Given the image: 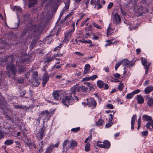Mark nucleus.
Returning <instances> with one entry per match:
<instances>
[{
  "mask_svg": "<svg viewBox=\"0 0 153 153\" xmlns=\"http://www.w3.org/2000/svg\"><path fill=\"white\" fill-rule=\"evenodd\" d=\"M75 91H72L69 94L62 98V102L65 105L68 106V104L70 103H72L74 100H78V98L75 96Z\"/></svg>",
  "mask_w": 153,
  "mask_h": 153,
  "instance_id": "obj_1",
  "label": "nucleus"
},
{
  "mask_svg": "<svg viewBox=\"0 0 153 153\" xmlns=\"http://www.w3.org/2000/svg\"><path fill=\"white\" fill-rule=\"evenodd\" d=\"M64 92L61 90L55 91L53 93V95L55 100H59L62 99L64 96Z\"/></svg>",
  "mask_w": 153,
  "mask_h": 153,
  "instance_id": "obj_2",
  "label": "nucleus"
},
{
  "mask_svg": "<svg viewBox=\"0 0 153 153\" xmlns=\"http://www.w3.org/2000/svg\"><path fill=\"white\" fill-rule=\"evenodd\" d=\"M121 64L123 66H125V67L124 68V69H125L126 67H131L135 64V62L131 61H129L127 59H124L121 62Z\"/></svg>",
  "mask_w": 153,
  "mask_h": 153,
  "instance_id": "obj_3",
  "label": "nucleus"
},
{
  "mask_svg": "<svg viewBox=\"0 0 153 153\" xmlns=\"http://www.w3.org/2000/svg\"><path fill=\"white\" fill-rule=\"evenodd\" d=\"M87 102V104L92 108H95L97 105V103L95 100L92 98H87L86 99Z\"/></svg>",
  "mask_w": 153,
  "mask_h": 153,
  "instance_id": "obj_4",
  "label": "nucleus"
},
{
  "mask_svg": "<svg viewBox=\"0 0 153 153\" xmlns=\"http://www.w3.org/2000/svg\"><path fill=\"white\" fill-rule=\"evenodd\" d=\"M41 117H44L45 120L48 119L50 117V113L48 110H45L42 112L39 115Z\"/></svg>",
  "mask_w": 153,
  "mask_h": 153,
  "instance_id": "obj_5",
  "label": "nucleus"
},
{
  "mask_svg": "<svg viewBox=\"0 0 153 153\" xmlns=\"http://www.w3.org/2000/svg\"><path fill=\"white\" fill-rule=\"evenodd\" d=\"M49 79V76L48 74L47 73H45L42 77V84L43 86L44 87L45 85L48 82Z\"/></svg>",
  "mask_w": 153,
  "mask_h": 153,
  "instance_id": "obj_6",
  "label": "nucleus"
},
{
  "mask_svg": "<svg viewBox=\"0 0 153 153\" xmlns=\"http://www.w3.org/2000/svg\"><path fill=\"white\" fill-rule=\"evenodd\" d=\"M7 68L8 71H11L14 74H15L16 73V70L14 66L12 65H10L7 66Z\"/></svg>",
  "mask_w": 153,
  "mask_h": 153,
  "instance_id": "obj_7",
  "label": "nucleus"
},
{
  "mask_svg": "<svg viewBox=\"0 0 153 153\" xmlns=\"http://www.w3.org/2000/svg\"><path fill=\"white\" fill-rule=\"evenodd\" d=\"M113 20L114 21L116 22L117 24L120 22L121 20L120 17L119 15L117 13H115L114 15Z\"/></svg>",
  "mask_w": 153,
  "mask_h": 153,
  "instance_id": "obj_8",
  "label": "nucleus"
},
{
  "mask_svg": "<svg viewBox=\"0 0 153 153\" xmlns=\"http://www.w3.org/2000/svg\"><path fill=\"white\" fill-rule=\"evenodd\" d=\"M137 99L139 104H142L144 102V98L141 95H137Z\"/></svg>",
  "mask_w": 153,
  "mask_h": 153,
  "instance_id": "obj_9",
  "label": "nucleus"
},
{
  "mask_svg": "<svg viewBox=\"0 0 153 153\" xmlns=\"http://www.w3.org/2000/svg\"><path fill=\"white\" fill-rule=\"evenodd\" d=\"M141 60L142 64L145 67H146V66L149 67L150 63H149L148 64L147 60L145 58L141 57Z\"/></svg>",
  "mask_w": 153,
  "mask_h": 153,
  "instance_id": "obj_10",
  "label": "nucleus"
},
{
  "mask_svg": "<svg viewBox=\"0 0 153 153\" xmlns=\"http://www.w3.org/2000/svg\"><path fill=\"white\" fill-rule=\"evenodd\" d=\"M113 40V39L109 40H107L105 41V42H107V43H106L105 45V47H107V46H110L111 45H113L114 44H115L117 42H118V41H116L114 42H112V41Z\"/></svg>",
  "mask_w": 153,
  "mask_h": 153,
  "instance_id": "obj_11",
  "label": "nucleus"
},
{
  "mask_svg": "<svg viewBox=\"0 0 153 153\" xmlns=\"http://www.w3.org/2000/svg\"><path fill=\"white\" fill-rule=\"evenodd\" d=\"M153 90V86L150 85L147 87L144 90V92L146 94H149Z\"/></svg>",
  "mask_w": 153,
  "mask_h": 153,
  "instance_id": "obj_12",
  "label": "nucleus"
},
{
  "mask_svg": "<svg viewBox=\"0 0 153 153\" xmlns=\"http://www.w3.org/2000/svg\"><path fill=\"white\" fill-rule=\"evenodd\" d=\"M87 89L88 88H86L85 86H83L80 87H76L75 88V91H79L81 90L82 91L85 92L86 91Z\"/></svg>",
  "mask_w": 153,
  "mask_h": 153,
  "instance_id": "obj_13",
  "label": "nucleus"
},
{
  "mask_svg": "<svg viewBox=\"0 0 153 153\" xmlns=\"http://www.w3.org/2000/svg\"><path fill=\"white\" fill-rule=\"evenodd\" d=\"M54 148V146L51 145L48 146L47 149L44 153H51Z\"/></svg>",
  "mask_w": 153,
  "mask_h": 153,
  "instance_id": "obj_14",
  "label": "nucleus"
},
{
  "mask_svg": "<svg viewBox=\"0 0 153 153\" xmlns=\"http://www.w3.org/2000/svg\"><path fill=\"white\" fill-rule=\"evenodd\" d=\"M143 119L145 121H150V122H152V117L148 115H144L143 116Z\"/></svg>",
  "mask_w": 153,
  "mask_h": 153,
  "instance_id": "obj_15",
  "label": "nucleus"
},
{
  "mask_svg": "<svg viewBox=\"0 0 153 153\" xmlns=\"http://www.w3.org/2000/svg\"><path fill=\"white\" fill-rule=\"evenodd\" d=\"M104 146L103 148L106 149H108L110 146V142L106 140H105L103 142Z\"/></svg>",
  "mask_w": 153,
  "mask_h": 153,
  "instance_id": "obj_16",
  "label": "nucleus"
},
{
  "mask_svg": "<svg viewBox=\"0 0 153 153\" xmlns=\"http://www.w3.org/2000/svg\"><path fill=\"white\" fill-rule=\"evenodd\" d=\"M61 0H48L49 1L47 2V4H56L57 3L59 2ZM47 0H45V1H47Z\"/></svg>",
  "mask_w": 153,
  "mask_h": 153,
  "instance_id": "obj_17",
  "label": "nucleus"
},
{
  "mask_svg": "<svg viewBox=\"0 0 153 153\" xmlns=\"http://www.w3.org/2000/svg\"><path fill=\"white\" fill-rule=\"evenodd\" d=\"M71 36V32H68L65 34V40L66 41H68L70 40Z\"/></svg>",
  "mask_w": 153,
  "mask_h": 153,
  "instance_id": "obj_18",
  "label": "nucleus"
},
{
  "mask_svg": "<svg viewBox=\"0 0 153 153\" xmlns=\"http://www.w3.org/2000/svg\"><path fill=\"white\" fill-rule=\"evenodd\" d=\"M97 84L98 87L100 88H102L104 85L103 82L100 80H99L97 82Z\"/></svg>",
  "mask_w": 153,
  "mask_h": 153,
  "instance_id": "obj_19",
  "label": "nucleus"
},
{
  "mask_svg": "<svg viewBox=\"0 0 153 153\" xmlns=\"http://www.w3.org/2000/svg\"><path fill=\"white\" fill-rule=\"evenodd\" d=\"M77 145V143L76 141L72 140L70 142L69 147H75Z\"/></svg>",
  "mask_w": 153,
  "mask_h": 153,
  "instance_id": "obj_20",
  "label": "nucleus"
},
{
  "mask_svg": "<svg viewBox=\"0 0 153 153\" xmlns=\"http://www.w3.org/2000/svg\"><path fill=\"white\" fill-rule=\"evenodd\" d=\"M13 141L12 140H6L4 143L5 144L7 145H10L13 144Z\"/></svg>",
  "mask_w": 153,
  "mask_h": 153,
  "instance_id": "obj_21",
  "label": "nucleus"
},
{
  "mask_svg": "<svg viewBox=\"0 0 153 153\" xmlns=\"http://www.w3.org/2000/svg\"><path fill=\"white\" fill-rule=\"evenodd\" d=\"M147 104L150 107H151L153 105V99L151 98H149L147 102Z\"/></svg>",
  "mask_w": 153,
  "mask_h": 153,
  "instance_id": "obj_22",
  "label": "nucleus"
},
{
  "mask_svg": "<svg viewBox=\"0 0 153 153\" xmlns=\"http://www.w3.org/2000/svg\"><path fill=\"white\" fill-rule=\"evenodd\" d=\"M30 2V3L29 5V7L32 6L34 4H35L36 3L37 0H29Z\"/></svg>",
  "mask_w": 153,
  "mask_h": 153,
  "instance_id": "obj_23",
  "label": "nucleus"
},
{
  "mask_svg": "<svg viewBox=\"0 0 153 153\" xmlns=\"http://www.w3.org/2000/svg\"><path fill=\"white\" fill-rule=\"evenodd\" d=\"M113 30L111 28L109 27L107 29V34L108 36L110 35L111 33L113 32Z\"/></svg>",
  "mask_w": 153,
  "mask_h": 153,
  "instance_id": "obj_24",
  "label": "nucleus"
},
{
  "mask_svg": "<svg viewBox=\"0 0 153 153\" xmlns=\"http://www.w3.org/2000/svg\"><path fill=\"white\" fill-rule=\"evenodd\" d=\"M153 121H152V122H148L146 125V128L149 129H151V128L150 126H151L153 129Z\"/></svg>",
  "mask_w": 153,
  "mask_h": 153,
  "instance_id": "obj_25",
  "label": "nucleus"
},
{
  "mask_svg": "<svg viewBox=\"0 0 153 153\" xmlns=\"http://www.w3.org/2000/svg\"><path fill=\"white\" fill-rule=\"evenodd\" d=\"M138 9L139 10H142L143 12L144 13L148 12V9L146 8H143V7H140Z\"/></svg>",
  "mask_w": 153,
  "mask_h": 153,
  "instance_id": "obj_26",
  "label": "nucleus"
},
{
  "mask_svg": "<svg viewBox=\"0 0 153 153\" xmlns=\"http://www.w3.org/2000/svg\"><path fill=\"white\" fill-rule=\"evenodd\" d=\"M55 56H53L52 57H48L46 59L45 61L46 62H49L51 61H52L54 58H55Z\"/></svg>",
  "mask_w": 153,
  "mask_h": 153,
  "instance_id": "obj_27",
  "label": "nucleus"
},
{
  "mask_svg": "<svg viewBox=\"0 0 153 153\" xmlns=\"http://www.w3.org/2000/svg\"><path fill=\"white\" fill-rule=\"evenodd\" d=\"M43 142V141H42L41 142V144L39 145L40 146V149H39L38 153H41L43 151L42 148L44 146Z\"/></svg>",
  "mask_w": 153,
  "mask_h": 153,
  "instance_id": "obj_28",
  "label": "nucleus"
},
{
  "mask_svg": "<svg viewBox=\"0 0 153 153\" xmlns=\"http://www.w3.org/2000/svg\"><path fill=\"white\" fill-rule=\"evenodd\" d=\"M104 123L103 121L101 119H99V120L96 122V124L98 126H101L104 124Z\"/></svg>",
  "mask_w": 153,
  "mask_h": 153,
  "instance_id": "obj_29",
  "label": "nucleus"
},
{
  "mask_svg": "<svg viewBox=\"0 0 153 153\" xmlns=\"http://www.w3.org/2000/svg\"><path fill=\"white\" fill-rule=\"evenodd\" d=\"M69 142V140L68 139H66L62 143L63 149H64L68 142Z\"/></svg>",
  "mask_w": 153,
  "mask_h": 153,
  "instance_id": "obj_30",
  "label": "nucleus"
},
{
  "mask_svg": "<svg viewBox=\"0 0 153 153\" xmlns=\"http://www.w3.org/2000/svg\"><path fill=\"white\" fill-rule=\"evenodd\" d=\"M124 86L123 83H120L118 86V88L119 91H121L124 88Z\"/></svg>",
  "mask_w": 153,
  "mask_h": 153,
  "instance_id": "obj_31",
  "label": "nucleus"
},
{
  "mask_svg": "<svg viewBox=\"0 0 153 153\" xmlns=\"http://www.w3.org/2000/svg\"><path fill=\"white\" fill-rule=\"evenodd\" d=\"M90 150V145L89 143H87L85 145V150L86 152H88Z\"/></svg>",
  "mask_w": 153,
  "mask_h": 153,
  "instance_id": "obj_32",
  "label": "nucleus"
},
{
  "mask_svg": "<svg viewBox=\"0 0 153 153\" xmlns=\"http://www.w3.org/2000/svg\"><path fill=\"white\" fill-rule=\"evenodd\" d=\"M137 116L136 114H134L133 116L131 119V124H134L135 123V121L136 119Z\"/></svg>",
  "mask_w": 153,
  "mask_h": 153,
  "instance_id": "obj_33",
  "label": "nucleus"
},
{
  "mask_svg": "<svg viewBox=\"0 0 153 153\" xmlns=\"http://www.w3.org/2000/svg\"><path fill=\"white\" fill-rule=\"evenodd\" d=\"M65 6L63 8V10L64 11H66L67 10L69 7V2H68L66 3H65Z\"/></svg>",
  "mask_w": 153,
  "mask_h": 153,
  "instance_id": "obj_34",
  "label": "nucleus"
},
{
  "mask_svg": "<svg viewBox=\"0 0 153 153\" xmlns=\"http://www.w3.org/2000/svg\"><path fill=\"white\" fill-rule=\"evenodd\" d=\"M134 96V95L132 93V92L128 94L126 96V97L127 99H130L131 98Z\"/></svg>",
  "mask_w": 153,
  "mask_h": 153,
  "instance_id": "obj_35",
  "label": "nucleus"
},
{
  "mask_svg": "<svg viewBox=\"0 0 153 153\" xmlns=\"http://www.w3.org/2000/svg\"><path fill=\"white\" fill-rule=\"evenodd\" d=\"M97 145L98 146H99L101 148H103L104 144L103 143H102L100 141H98L97 142Z\"/></svg>",
  "mask_w": 153,
  "mask_h": 153,
  "instance_id": "obj_36",
  "label": "nucleus"
},
{
  "mask_svg": "<svg viewBox=\"0 0 153 153\" xmlns=\"http://www.w3.org/2000/svg\"><path fill=\"white\" fill-rule=\"evenodd\" d=\"M98 77V76L97 75H93L89 77L90 80H91L92 81L94 80L96 78H97Z\"/></svg>",
  "mask_w": 153,
  "mask_h": 153,
  "instance_id": "obj_37",
  "label": "nucleus"
},
{
  "mask_svg": "<svg viewBox=\"0 0 153 153\" xmlns=\"http://www.w3.org/2000/svg\"><path fill=\"white\" fill-rule=\"evenodd\" d=\"M80 130V128L78 127L75 128H73L71 129V131H72L74 132H76L77 131H79Z\"/></svg>",
  "mask_w": 153,
  "mask_h": 153,
  "instance_id": "obj_38",
  "label": "nucleus"
},
{
  "mask_svg": "<svg viewBox=\"0 0 153 153\" xmlns=\"http://www.w3.org/2000/svg\"><path fill=\"white\" fill-rule=\"evenodd\" d=\"M139 25L137 24L136 25V26H135L133 27L132 25H131L129 27V29L130 30H132L133 29L135 30V29L138 26V25Z\"/></svg>",
  "mask_w": 153,
  "mask_h": 153,
  "instance_id": "obj_39",
  "label": "nucleus"
},
{
  "mask_svg": "<svg viewBox=\"0 0 153 153\" xmlns=\"http://www.w3.org/2000/svg\"><path fill=\"white\" fill-rule=\"evenodd\" d=\"M148 131H143L141 132V135L142 137L147 136L148 134Z\"/></svg>",
  "mask_w": 153,
  "mask_h": 153,
  "instance_id": "obj_40",
  "label": "nucleus"
},
{
  "mask_svg": "<svg viewBox=\"0 0 153 153\" xmlns=\"http://www.w3.org/2000/svg\"><path fill=\"white\" fill-rule=\"evenodd\" d=\"M100 0H97V8L98 9H100L102 7V5L100 3H99V2L100 1Z\"/></svg>",
  "mask_w": 153,
  "mask_h": 153,
  "instance_id": "obj_41",
  "label": "nucleus"
},
{
  "mask_svg": "<svg viewBox=\"0 0 153 153\" xmlns=\"http://www.w3.org/2000/svg\"><path fill=\"white\" fill-rule=\"evenodd\" d=\"M90 80L89 77H86L84 78H83L82 81V82H83L84 83L86 81H88Z\"/></svg>",
  "mask_w": 153,
  "mask_h": 153,
  "instance_id": "obj_42",
  "label": "nucleus"
},
{
  "mask_svg": "<svg viewBox=\"0 0 153 153\" xmlns=\"http://www.w3.org/2000/svg\"><path fill=\"white\" fill-rule=\"evenodd\" d=\"M89 18H87L83 22H82L81 25V27H83L85 24V23L88 20H89Z\"/></svg>",
  "mask_w": 153,
  "mask_h": 153,
  "instance_id": "obj_43",
  "label": "nucleus"
},
{
  "mask_svg": "<svg viewBox=\"0 0 153 153\" xmlns=\"http://www.w3.org/2000/svg\"><path fill=\"white\" fill-rule=\"evenodd\" d=\"M45 134V132L44 131H42L39 132V137L40 138H42L43 136Z\"/></svg>",
  "mask_w": 153,
  "mask_h": 153,
  "instance_id": "obj_44",
  "label": "nucleus"
},
{
  "mask_svg": "<svg viewBox=\"0 0 153 153\" xmlns=\"http://www.w3.org/2000/svg\"><path fill=\"white\" fill-rule=\"evenodd\" d=\"M93 25L94 27L97 28V29H101V27L100 26L98 25L95 22H93Z\"/></svg>",
  "mask_w": 153,
  "mask_h": 153,
  "instance_id": "obj_45",
  "label": "nucleus"
},
{
  "mask_svg": "<svg viewBox=\"0 0 153 153\" xmlns=\"http://www.w3.org/2000/svg\"><path fill=\"white\" fill-rule=\"evenodd\" d=\"M61 44H60L58 46L55 48L54 50V51H59L61 48Z\"/></svg>",
  "mask_w": 153,
  "mask_h": 153,
  "instance_id": "obj_46",
  "label": "nucleus"
},
{
  "mask_svg": "<svg viewBox=\"0 0 153 153\" xmlns=\"http://www.w3.org/2000/svg\"><path fill=\"white\" fill-rule=\"evenodd\" d=\"M90 66L89 64H86L85 65L84 69L89 71V70L90 69Z\"/></svg>",
  "mask_w": 153,
  "mask_h": 153,
  "instance_id": "obj_47",
  "label": "nucleus"
},
{
  "mask_svg": "<svg viewBox=\"0 0 153 153\" xmlns=\"http://www.w3.org/2000/svg\"><path fill=\"white\" fill-rule=\"evenodd\" d=\"M113 124V122H109L108 123H107L105 125V127L106 128L110 127Z\"/></svg>",
  "mask_w": 153,
  "mask_h": 153,
  "instance_id": "obj_48",
  "label": "nucleus"
},
{
  "mask_svg": "<svg viewBox=\"0 0 153 153\" xmlns=\"http://www.w3.org/2000/svg\"><path fill=\"white\" fill-rule=\"evenodd\" d=\"M141 91L140 89H137L136 90L134 91H132V93L134 95V94H137L140 92Z\"/></svg>",
  "mask_w": 153,
  "mask_h": 153,
  "instance_id": "obj_49",
  "label": "nucleus"
},
{
  "mask_svg": "<svg viewBox=\"0 0 153 153\" xmlns=\"http://www.w3.org/2000/svg\"><path fill=\"white\" fill-rule=\"evenodd\" d=\"M121 63V62H119L116 64L115 66V69L116 70L119 67V66L120 65Z\"/></svg>",
  "mask_w": 153,
  "mask_h": 153,
  "instance_id": "obj_50",
  "label": "nucleus"
},
{
  "mask_svg": "<svg viewBox=\"0 0 153 153\" xmlns=\"http://www.w3.org/2000/svg\"><path fill=\"white\" fill-rule=\"evenodd\" d=\"M106 106L111 109H112L114 108V106L113 105L111 104H108Z\"/></svg>",
  "mask_w": 153,
  "mask_h": 153,
  "instance_id": "obj_51",
  "label": "nucleus"
},
{
  "mask_svg": "<svg viewBox=\"0 0 153 153\" xmlns=\"http://www.w3.org/2000/svg\"><path fill=\"white\" fill-rule=\"evenodd\" d=\"M74 53L75 54H76L77 55H78L79 56H84V54L82 53H81L80 52H75Z\"/></svg>",
  "mask_w": 153,
  "mask_h": 153,
  "instance_id": "obj_52",
  "label": "nucleus"
},
{
  "mask_svg": "<svg viewBox=\"0 0 153 153\" xmlns=\"http://www.w3.org/2000/svg\"><path fill=\"white\" fill-rule=\"evenodd\" d=\"M14 8L15 10L17 11H19L20 12H21L22 10L21 8H20L18 6H15L14 7Z\"/></svg>",
  "mask_w": 153,
  "mask_h": 153,
  "instance_id": "obj_53",
  "label": "nucleus"
},
{
  "mask_svg": "<svg viewBox=\"0 0 153 153\" xmlns=\"http://www.w3.org/2000/svg\"><path fill=\"white\" fill-rule=\"evenodd\" d=\"M113 75L114 77L116 78H119L120 77V75L117 73L114 74Z\"/></svg>",
  "mask_w": 153,
  "mask_h": 153,
  "instance_id": "obj_54",
  "label": "nucleus"
},
{
  "mask_svg": "<svg viewBox=\"0 0 153 153\" xmlns=\"http://www.w3.org/2000/svg\"><path fill=\"white\" fill-rule=\"evenodd\" d=\"M113 4L112 2L110 3L108 5L107 8L108 9H111L113 6Z\"/></svg>",
  "mask_w": 153,
  "mask_h": 153,
  "instance_id": "obj_55",
  "label": "nucleus"
},
{
  "mask_svg": "<svg viewBox=\"0 0 153 153\" xmlns=\"http://www.w3.org/2000/svg\"><path fill=\"white\" fill-rule=\"evenodd\" d=\"M110 117H109V122H112V120L113 119V115L111 114H110L109 115Z\"/></svg>",
  "mask_w": 153,
  "mask_h": 153,
  "instance_id": "obj_56",
  "label": "nucleus"
},
{
  "mask_svg": "<svg viewBox=\"0 0 153 153\" xmlns=\"http://www.w3.org/2000/svg\"><path fill=\"white\" fill-rule=\"evenodd\" d=\"M96 0H91L90 3L91 5H93L94 4H95V5H97V4L96 3L97 2H96Z\"/></svg>",
  "mask_w": 153,
  "mask_h": 153,
  "instance_id": "obj_57",
  "label": "nucleus"
},
{
  "mask_svg": "<svg viewBox=\"0 0 153 153\" xmlns=\"http://www.w3.org/2000/svg\"><path fill=\"white\" fill-rule=\"evenodd\" d=\"M63 55V54H61V53H57L56 55H54L53 56H55V58L56 57H61Z\"/></svg>",
  "mask_w": 153,
  "mask_h": 153,
  "instance_id": "obj_58",
  "label": "nucleus"
},
{
  "mask_svg": "<svg viewBox=\"0 0 153 153\" xmlns=\"http://www.w3.org/2000/svg\"><path fill=\"white\" fill-rule=\"evenodd\" d=\"M38 75V73L36 71H35L34 72L32 76L33 77H35L36 76H37Z\"/></svg>",
  "mask_w": 153,
  "mask_h": 153,
  "instance_id": "obj_59",
  "label": "nucleus"
},
{
  "mask_svg": "<svg viewBox=\"0 0 153 153\" xmlns=\"http://www.w3.org/2000/svg\"><path fill=\"white\" fill-rule=\"evenodd\" d=\"M81 74V72L79 71H77L75 73V75L78 76Z\"/></svg>",
  "mask_w": 153,
  "mask_h": 153,
  "instance_id": "obj_60",
  "label": "nucleus"
},
{
  "mask_svg": "<svg viewBox=\"0 0 153 153\" xmlns=\"http://www.w3.org/2000/svg\"><path fill=\"white\" fill-rule=\"evenodd\" d=\"M149 84V81L148 80H146L143 83V85L144 86H146L147 85Z\"/></svg>",
  "mask_w": 153,
  "mask_h": 153,
  "instance_id": "obj_61",
  "label": "nucleus"
},
{
  "mask_svg": "<svg viewBox=\"0 0 153 153\" xmlns=\"http://www.w3.org/2000/svg\"><path fill=\"white\" fill-rule=\"evenodd\" d=\"M149 67L146 66L145 67V68L146 70L145 72V74H147L148 73V70L149 69Z\"/></svg>",
  "mask_w": 153,
  "mask_h": 153,
  "instance_id": "obj_62",
  "label": "nucleus"
},
{
  "mask_svg": "<svg viewBox=\"0 0 153 153\" xmlns=\"http://www.w3.org/2000/svg\"><path fill=\"white\" fill-rule=\"evenodd\" d=\"M89 89L90 91H93L94 90V87L92 85H91V86L89 88Z\"/></svg>",
  "mask_w": 153,
  "mask_h": 153,
  "instance_id": "obj_63",
  "label": "nucleus"
},
{
  "mask_svg": "<svg viewBox=\"0 0 153 153\" xmlns=\"http://www.w3.org/2000/svg\"><path fill=\"white\" fill-rule=\"evenodd\" d=\"M4 135L3 133L0 132V139L4 138Z\"/></svg>",
  "mask_w": 153,
  "mask_h": 153,
  "instance_id": "obj_64",
  "label": "nucleus"
}]
</instances>
